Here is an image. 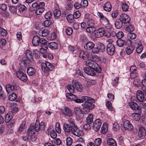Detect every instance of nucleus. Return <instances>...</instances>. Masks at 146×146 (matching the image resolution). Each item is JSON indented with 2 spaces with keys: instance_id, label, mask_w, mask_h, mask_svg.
<instances>
[{
  "instance_id": "obj_1",
  "label": "nucleus",
  "mask_w": 146,
  "mask_h": 146,
  "mask_svg": "<svg viewBox=\"0 0 146 146\" xmlns=\"http://www.w3.org/2000/svg\"><path fill=\"white\" fill-rule=\"evenodd\" d=\"M45 125L44 123L41 121L40 123L38 120H36L35 125H31L29 128L28 134L31 136V139L33 142L35 141L36 137L34 135L35 131H38L40 130H43L44 129Z\"/></svg>"
},
{
  "instance_id": "obj_2",
  "label": "nucleus",
  "mask_w": 146,
  "mask_h": 146,
  "mask_svg": "<svg viewBox=\"0 0 146 146\" xmlns=\"http://www.w3.org/2000/svg\"><path fill=\"white\" fill-rule=\"evenodd\" d=\"M82 98L85 101L84 103L82 104V106L86 112L85 113H88L94 107V105L93 104L94 102V100L92 98L85 96H82Z\"/></svg>"
},
{
  "instance_id": "obj_3",
  "label": "nucleus",
  "mask_w": 146,
  "mask_h": 146,
  "mask_svg": "<svg viewBox=\"0 0 146 146\" xmlns=\"http://www.w3.org/2000/svg\"><path fill=\"white\" fill-rule=\"evenodd\" d=\"M67 130L64 131L65 132L68 133L71 132L73 135L78 137L82 136L84 135V133L83 131L80 130H79L77 126L75 125L73 127H72L70 128H68Z\"/></svg>"
},
{
  "instance_id": "obj_4",
  "label": "nucleus",
  "mask_w": 146,
  "mask_h": 146,
  "mask_svg": "<svg viewBox=\"0 0 146 146\" xmlns=\"http://www.w3.org/2000/svg\"><path fill=\"white\" fill-rule=\"evenodd\" d=\"M86 64V66L92 68L98 73H100L101 71V69L100 66L96 62L92 60H87Z\"/></svg>"
},
{
  "instance_id": "obj_5",
  "label": "nucleus",
  "mask_w": 146,
  "mask_h": 146,
  "mask_svg": "<svg viewBox=\"0 0 146 146\" xmlns=\"http://www.w3.org/2000/svg\"><path fill=\"white\" fill-rule=\"evenodd\" d=\"M41 66L42 71L44 72L52 71L54 68L53 66L51 63L47 61L41 63Z\"/></svg>"
},
{
  "instance_id": "obj_6",
  "label": "nucleus",
  "mask_w": 146,
  "mask_h": 146,
  "mask_svg": "<svg viewBox=\"0 0 146 146\" xmlns=\"http://www.w3.org/2000/svg\"><path fill=\"white\" fill-rule=\"evenodd\" d=\"M119 18L124 24L129 23L130 20V18L128 15L125 13L121 14Z\"/></svg>"
},
{
  "instance_id": "obj_7",
  "label": "nucleus",
  "mask_w": 146,
  "mask_h": 146,
  "mask_svg": "<svg viewBox=\"0 0 146 146\" xmlns=\"http://www.w3.org/2000/svg\"><path fill=\"white\" fill-rule=\"evenodd\" d=\"M17 75L18 78L21 80L26 82L27 80V78L26 74L22 71L19 70L17 73Z\"/></svg>"
},
{
  "instance_id": "obj_8",
  "label": "nucleus",
  "mask_w": 146,
  "mask_h": 146,
  "mask_svg": "<svg viewBox=\"0 0 146 146\" xmlns=\"http://www.w3.org/2000/svg\"><path fill=\"white\" fill-rule=\"evenodd\" d=\"M72 84L78 91L81 92L83 90V87L81 83L77 81H73Z\"/></svg>"
},
{
  "instance_id": "obj_9",
  "label": "nucleus",
  "mask_w": 146,
  "mask_h": 146,
  "mask_svg": "<svg viewBox=\"0 0 146 146\" xmlns=\"http://www.w3.org/2000/svg\"><path fill=\"white\" fill-rule=\"evenodd\" d=\"M106 50L108 54L110 55H113L115 51V46L112 44H108L107 45Z\"/></svg>"
},
{
  "instance_id": "obj_10",
  "label": "nucleus",
  "mask_w": 146,
  "mask_h": 146,
  "mask_svg": "<svg viewBox=\"0 0 146 146\" xmlns=\"http://www.w3.org/2000/svg\"><path fill=\"white\" fill-rule=\"evenodd\" d=\"M102 125L101 120L100 119H97L95 120L93 124L94 129L96 131H98Z\"/></svg>"
},
{
  "instance_id": "obj_11",
  "label": "nucleus",
  "mask_w": 146,
  "mask_h": 146,
  "mask_svg": "<svg viewBox=\"0 0 146 146\" xmlns=\"http://www.w3.org/2000/svg\"><path fill=\"white\" fill-rule=\"evenodd\" d=\"M123 123L124 127L126 130L131 131L133 129V127L129 121L124 120Z\"/></svg>"
},
{
  "instance_id": "obj_12",
  "label": "nucleus",
  "mask_w": 146,
  "mask_h": 146,
  "mask_svg": "<svg viewBox=\"0 0 146 146\" xmlns=\"http://www.w3.org/2000/svg\"><path fill=\"white\" fill-rule=\"evenodd\" d=\"M136 94L137 98L138 100L140 102H144V95L142 92L138 90Z\"/></svg>"
},
{
  "instance_id": "obj_13",
  "label": "nucleus",
  "mask_w": 146,
  "mask_h": 146,
  "mask_svg": "<svg viewBox=\"0 0 146 146\" xmlns=\"http://www.w3.org/2000/svg\"><path fill=\"white\" fill-rule=\"evenodd\" d=\"M62 113L64 114L68 117H71L73 113L71 110L68 107H65L62 110Z\"/></svg>"
},
{
  "instance_id": "obj_14",
  "label": "nucleus",
  "mask_w": 146,
  "mask_h": 146,
  "mask_svg": "<svg viewBox=\"0 0 146 146\" xmlns=\"http://www.w3.org/2000/svg\"><path fill=\"white\" fill-rule=\"evenodd\" d=\"M135 46L137 48L136 51L137 53H140L142 51L143 49V46L140 41H136L135 42Z\"/></svg>"
},
{
  "instance_id": "obj_15",
  "label": "nucleus",
  "mask_w": 146,
  "mask_h": 146,
  "mask_svg": "<svg viewBox=\"0 0 146 146\" xmlns=\"http://www.w3.org/2000/svg\"><path fill=\"white\" fill-rule=\"evenodd\" d=\"M75 125L72 119H68V123H65L63 125L64 130V131L67 130L68 128H70L72 127H73L74 125Z\"/></svg>"
},
{
  "instance_id": "obj_16",
  "label": "nucleus",
  "mask_w": 146,
  "mask_h": 146,
  "mask_svg": "<svg viewBox=\"0 0 146 146\" xmlns=\"http://www.w3.org/2000/svg\"><path fill=\"white\" fill-rule=\"evenodd\" d=\"M95 46L94 44L92 42L89 41L85 45L84 48L87 50H90L93 49Z\"/></svg>"
},
{
  "instance_id": "obj_17",
  "label": "nucleus",
  "mask_w": 146,
  "mask_h": 146,
  "mask_svg": "<svg viewBox=\"0 0 146 146\" xmlns=\"http://www.w3.org/2000/svg\"><path fill=\"white\" fill-rule=\"evenodd\" d=\"M104 31L103 28H101L98 29L95 34L96 37L99 38L103 36L104 35Z\"/></svg>"
},
{
  "instance_id": "obj_18",
  "label": "nucleus",
  "mask_w": 146,
  "mask_h": 146,
  "mask_svg": "<svg viewBox=\"0 0 146 146\" xmlns=\"http://www.w3.org/2000/svg\"><path fill=\"white\" fill-rule=\"evenodd\" d=\"M84 70L86 74L88 75L94 76L96 75L95 70L90 69L87 67H84Z\"/></svg>"
},
{
  "instance_id": "obj_19",
  "label": "nucleus",
  "mask_w": 146,
  "mask_h": 146,
  "mask_svg": "<svg viewBox=\"0 0 146 146\" xmlns=\"http://www.w3.org/2000/svg\"><path fill=\"white\" fill-rule=\"evenodd\" d=\"M40 37L38 36H34L32 40V44L33 46H36L38 45L40 42Z\"/></svg>"
},
{
  "instance_id": "obj_20",
  "label": "nucleus",
  "mask_w": 146,
  "mask_h": 146,
  "mask_svg": "<svg viewBox=\"0 0 146 146\" xmlns=\"http://www.w3.org/2000/svg\"><path fill=\"white\" fill-rule=\"evenodd\" d=\"M146 135V131L143 127H141L139 129L138 136L140 138L143 139Z\"/></svg>"
},
{
  "instance_id": "obj_21",
  "label": "nucleus",
  "mask_w": 146,
  "mask_h": 146,
  "mask_svg": "<svg viewBox=\"0 0 146 146\" xmlns=\"http://www.w3.org/2000/svg\"><path fill=\"white\" fill-rule=\"evenodd\" d=\"M89 56V54L88 52L86 51H81L79 54V57L85 60L88 58Z\"/></svg>"
},
{
  "instance_id": "obj_22",
  "label": "nucleus",
  "mask_w": 146,
  "mask_h": 146,
  "mask_svg": "<svg viewBox=\"0 0 146 146\" xmlns=\"http://www.w3.org/2000/svg\"><path fill=\"white\" fill-rule=\"evenodd\" d=\"M141 111L140 110H138V113H134L132 114L131 116L133 119L136 121L139 120L140 117V114L141 113Z\"/></svg>"
},
{
  "instance_id": "obj_23",
  "label": "nucleus",
  "mask_w": 146,
  "mask_h": 146,
  "mask_svg": "<svg viewBox=\"0 0 146 146\" xmlns=\"http://www.w3.org/2000/svg\"><path fill=\"white\" fill-rule=\"evenodd\" d=\"M25 54L26 57V60H28L31 61L33 60V55L32 52L29 50H27L25 52Z\"/></svg>"
},
{
  "instance_id": "obj_24",
  "label": "nucleus",
  "mask_w": 146,
  "mask_h": 146,
  "mask_svg": "<svg viewBox=\"0 0 146 146\" xmlns=\"http://www.w3.org/2000/svg\"><path fill=\"white\" fill-rule=\"evenodd\" d=\"M13 113L12 111L9 112L6 115L5 117V121L6 123H8L13 117Z\"/></svg>"
},
{
  "instance_id": "obj_25",
  "label": "nucleus",
  "mask_w": 146,
  "mask_h": 146,
  "mask_svg": "<svg viewBox=\"0 0 146 146\" xmlns=\"http://www.w3.org/2000/svg\"><path fill=\"white\" fill-rule=\"evenodd\" d=\"M108 145L109 146H117L115 140L112 138H109L107 140Z\"/></svg>"
},
{
  "instance_id": "obj_26",
  "label": "nucleus",
  "mask_w": 146,
  "mask_h": 146,
  "mask_svg": "<svg viewBox=\"0 0 146 146\" xmlns=\"http://www.w3.org/2000/svg\"><path fill=\"white\" fill-rule=\"evenodd\" d=\"M123 23L119 18L115 23V27L117 29H119L122 27Z\"/></svg>"
},
{
  "instance_id": "obj_27",
  "label": "nucleus",
  "mask_w": 146,
  "mask_h": 146,
  "mask_svg": "<svg viewBox=\"0 0 146 146\" xmlns=\"http://www.w3.org/2000/svg\"><path fill=\"white\" fill-rule=\"evenodd\" d=\"M72 93H68L66 94V97L68 101L74 100L76 96L72 94Z\"/></svg>"
},
{
  "instance_id": "obj_28",
  "label": "nucleus",
  "mask_w": 146,
  "mask_h": 146,
  "mask_svg": "<svg viewBox=\"0 0 146 146\" xmlns=\"http://www.w3.org/2000/svg\"><path fill=\"white\" fill-rule=\"evenodd\" d=\"M36 72L35 69L31 67H28L27 69V72L29 76H32Z\"/></svg>"
},
{
  "instance_id": "obj_29",
  "label": "nucleus",
  "mask_w": 146,
  "mask_h": 146,
  "mask_svg": "<svg viewBox=\"0 0 146 146\" xmlns=\"http://www.w3.org/2000/svg\"><path fill=\"white\" fill-rule=\"evenodd\" d=\"M103 8L106 11H110L111 9V5L110 3L109 2H106L103 6Z\"/></svg>"
},
{
  "instance_id": "obj_30",
  "label": "nucleus",
  "mask_w": 146,
  "mask_h": 146,
  "mask_svg": "<svg viewBox=\"0 0 146 146\" xmlns=\"http://www.w3.org/2000/svg\"><path fill=\"white\" fill-rule=\"evenodd\" d=\"M129 105L130 107L133 110L138 109L139 106L137 104L134 102H129Z\"/></svg>"
},
{
  "instance_id": "obj_31",
  "label": "nucleus",
  "mask_w": 146,
  "mask_h": 146,
  "mask_svg": "<svg viewBox=\"0 0 146 146\" xmlns=\"http://www.w3.org/2000/svg\"><path fill=\"white\" fill-rule=\"evenodd\" d=\"M6 88V91L8 94L12 92L15 89V87L12 86V85L10 84L7 85Z\"/></svg>"
},
{
  "instance_id": "obj_32",
  "label": "nucleus",
  "mask_w": 146,
  "mask_h": 146,
  "mask_svg": "<svg viewBox=\"0 0 146 146\" xmlns=\"http://www.w3.org/2000/svg\"><path fill=\"white\" fill-rule=\"evenodd\" d=\"M87 122L89 124L92 123L93 121V115L92 113L89 114L86 118Z\"/></svg>"
},
{
  "instance_id": "obj_33",
  "label": "nucleus",
  "mask_w": 146,
  "mask_h": 146,
  "mask_svg": "<svg viewBox=\"0 0 146 146\" xmlns=\"http://www.w3.org/2000/svg\"><path fill=\"white\" fill-rule=\"evenodd\" d=\"M38 4L37 3L35 2L33 3L30 7V10L32 11H35L38 7Z\"/></svg>"
},
{
  "instance_id": "obj_34",
  "label": "nucleus",
  "mask_w": 146,
  "mask_h": 146,
  "mask_svg": "<svg viewBox=\"0 0 146 146\" xmlns=\"http://www.w3.org/2000/svg\"><path fill=\"white\" fill-rule=\"evenodd\" d=\"M135 49L134 47L133 46H129L126 48V51L128 54H131Z\"/></svg>"
},
{
  "instance_id": "obj_35",
  "label": "nucleus",
  "mask_w": 146,
  "mask_h": 146,
  "mask_svg": "<svg viewBox=\"0 0 146 146\" xmlns=\"http://www.w3.org/2000/svg\"><path fill=\"white\" fill-rule=\"evenodd\" d=\"M49 31L47 29H45L42 30L41 32H39V35L42 36H45L48 35Z\"/></svg>"
},
{
  "instance_id": "obj_36",
  "label": "nucleus",
  "mask_w": 146,
  "mask_h": 146,
  "mask_svg": "<svg viewBox=\"0 0 146 146\" xmlns=\"http://www.w3.org/2000/svg\"><path fill=\"white\" fill-rule=\"evenodd\" d=\"M48 46L50 48L56 49L57 47L58 44L56 42H52L48 44Z\"/></svg>"
},
{
  "instance_id": "obj_37",
  "label": "nucleus",
  "mask_w": 146,
  "mask_h": 146,
  "mask_svg": "<svg viewBox=\"0 0 146 146\" xmlns=\"http://www.w3.org/2000/svg\"><path fill=\"white\" fill-rule=\"evenodd\" d=\"M53 14L55 18H58L61 15V12L60 10L55 9L53 11Z\"/></svg>"
},
{
  "instance_id": "obj_38",
  "label": "nucleus",
  "mask_w": 146,
  "mask_h": 146,
  "mask_svg": "<svg viewBox=\"0 0 146 146\" xmlns=\"http://www.w3.org/2000/svg\"><path fill=\"white\" fill-rule=\"evenodd\" d=\"M96 30V29L94 27L89 26L86 28L87 32L90 33H93Z\"/></svg>"
},
{
  "instance_id": "obj_39",
  "label": "nucleus",
  "mask_w": 146,
  "mask_h": 146,
  "mask_svg": "<svg viewBox=\"0 0 146 146\" xmlns=\"http://www.w3.org/2000/svg\"><path fill=\"white\" fill-rule=\"evenodd\" d=\"M17 98V96L16 94L13 93L9 96V100L11 101H13L16 100Z\"/></svg>"
},
{
  "instance_id": "obj_40",
  "label": "nucleus",
  "mask_w": 146,
  "mask_h": 146,
  "mask_svg": "<svg viewBox=\"0 0 146 146\" xmlns=\"http://www.w3.org/2000/svg\"><path fill=\"white\" fill-rule=\"evenodd\" d=\"M108 126L106 125L103 124L102 127L101 132L103 134H105L108 130Z\"/></svg>"
},
{
  "instance_id": "obj_41",
  "label": "nucleus",
  "mask_w": 146,
  "mask_h": 146,
  "mask_svg": "<svg viewBox=\"0 0 146 146\" xmlns=\"http://www.w3.org/2000/svg\"><path fill=\"white\" fill-rule=\"evenodd\" d=\"M67 88L70 93H74V92L75 87L73 85L69 84L67 86Z\"/></svg>"
},
{
  "instance_id": "obj_42",
  "label": "nucleus",
  "mask_w": 146,
  "mask_h": 146,
  "mask_svg": "<svg viewBox=\"0 0 146 146\" xmlns=\"http://www.w3.org/2000/svg\"><path fill=\"white\" fill-rule=\"evenodd\" d=\"M44 8H41L38 7L35 10V13L38 15H40L44 11Z\"/></svg>"
},
{
  "instance_id": "obj_43",
  "label": "nucleus",
  "mask_w": 146,
  "mask_h": 146,
  "mask_svg": "<svg viewBox=\"0 0 146 146\" xmlns=\"http://www.w3.org/2000/svg\"><path fill=\"white\" fill-rule=\"evenodd\" d=\"M134 29V27L132 25H128L125 29V30L126 31L130 32L133 31Z\"/></svg>"
},
{
  "instance_id": "obj_44",
  "label": "nucleus",
  "mask_w": 146,
  "mask_h": 146,
  "mask_svg": "<svg viewBox=\"0 0 146 146\" xmlns=\"http://www.w3.org/2000/svg\"><path fill=\"white\" fill-rule=\"evenodd\" d=\"M116 43L117 46L119 47H121L124 45V41L121 39H119L117 40Z\"/></svg>"
},
{
  "instance_id": "obj_45",
  "label": "nucleus",
  "mask_w": 146,
  "mask_h": 146,
  "mask_svg": "<svg viewBox=\"0 0 146 146\" xmlns=\"http://www.w3.org/2000/svg\"><path fill=\"white\" fill-rule=\"evenodd\" d=\"M121 7L123 11H127L129 9V6L125 3H122L121 4Z\"/></svg>"
},
{
  "instance_id": "obj_46",
  "label": "nucleus",
  "mask_w": 146,
  "mask_h": 146,
  "mask_svg": "<svg viewBox=\"0 0 146 146\" xmlns=\"http://www.w3.org/2000/svg\"><path fill=\"white\" fill-rule=\"evenodd\" d=\"M127 36L129 38L133 39L136 38V35L134 33L130 32L128 34Z\"/></svg>"
},
{
  "instance_id": "obj_47",
  "label": "nucleus",
  "mask_w": 146,
  "mask_h": 146,
  "mask_svg": "<svg viewBox=\"0 0 146 146\" xmlns=\"http://www.w3.org/2000/svg\"><path fill=\"white\" fill-rule=\"evenodd\" d=\"M74 111L75 113L77 114H83V111L81 110V109L78 107L75 108L74 109Z\"/></svg>"
},
{
  "instance_id": "obj_48",
  "label": "nucleus",
  "mask_w": 146,
  "mask_h": 146,
  "mask_svg": "<svg viewBox=\"0 0 146 146\" xmlns=\"http://www.w3.org/2000/svg\"><path fill=\"white\" fill-rule=\"evenodd\" d=\"M74 17L72 14H69L66 17V19L69 23H72L73 21Z\"/></svg>"
},
{
  "instance_id": "obj_49",
  "label": "nucleus",
  "mask_w": 146,
  "mask_h": 146,
  "mask_svg": "<svg viewBox=\"0 0 146 146\" xmlns=\"http://www.w3.org/2000/svg\"><path fill=\"white\" fill-rule=\"evenodd\" d=\"M106 106L108 110L111 111L113 110V108L111 106V103L110 101H108L106 104Z\"/></svg>"
},
{
  "instance_id": "obj_50",
  "label": "nucleus",
  "mask_w": 146,
  "mask_h": 146,
  "mask_svg": "<svg viewBox=\"0 0 146 146\" xmlns=\"http://www.w3.org/2000/svg\"><path fill=\"white\" fill-rule=\"evenodd\" d=\"M55 129L56 132L58 133H61V129L60 126V124L58 122L56 123L55 125Z\"/></svg>"
},
{
  "instance_id": "obj_51",
  "label": "nucleus",
  "mask_w": 146,
  "mask_h": 146,
  "mask_svg": "<svg viewBox=\"0 0 146 146\" xmlns=\"http://www.w3.org/2000/svg\"><path fill=\"white\" fill-rule=\"evenodd\" d=\"M51 25V22L50 20H46L44 21L43 23L44 26L46 27H48Z\"/></svg>"
},
{
  "instance_id": "obj_52",
  "label": "nucleus",
  "mask_w": 146,
  "mask_h": 146,
  "mask_svg": "<svg viewBox=\"0 0 146 146\" xmlns=\"http://www.w3.org/2000/svg\"><path fill=\"white\" fill-rule=\"evenodd\" d=\"M52 15V13L50 11H48L45 14L44 17L46 19H49L51 18Z\"/></svg>"
},
{
  "instance_id": "obj_53",
  "label": "nucleus",
  "mask_w": 146,
  "mask_h": 146,
  "mask_svg": "<svg viewBox=\"0 0 146 146\" xmlns=\"http://www.w3.org/2000/svg\"><path fill=\"white\" fill-rule=\"evenodd\" d=\"M141 82L138 79H135L133 81L134 84L136 87H139L140 86Z\"/></svg>"
},
{
  "instance_id": "obj_54",
  "label": "nucleus",
  "mask_w": 146,
  "mask_h": 146,
  "mask_svg": "<svg viewBox=\"0 0 146 146\" xmlns=\"http://www.w3.org/2000/svg\"><path fill=\"white\" fill-rule=\"evenodd\" d=\"M94 143L96 146H98L101 144L102 139L100 138L96 139L94 141Z\"/></svg>"
},
{
  "instance_id": "obj_55",
  "label": "nucleus",
  "mask_w": 146,
  "mask_h": 146,
  "mask_svg": "<svg viewBox=\"0 0 146 146\" xmlns=\"http://www.w3.org/2000/svg\"><path fill=\"white\" fill-rule=\"evenodd\" d=\"M98 47L99 48L100 50L103 52L105 50V48L104 44L102 43H99L98 44Z\"/></svg>"
},
{
  "instance_id": "obj_56",
  "label": "nucleus",
  "mask_w": 146,
  "mask_h": 146,
  "mask_svg": "<svg viewBox=\"0 0 146 146\" xmlns=\"http://www.w3.org/2000/svg\"><path fill=\"white\" fill-rule=\"evenodd\" d=\"M26 8V7L23 5L20 4L18 6L19 10L20 12L24 11L25 9Z\"/></svg>"
},
{
  "instance_id": "obj_57",
  "label": "nucleus",
  "mask_w": 146,
  "mask_h": 146,
  "mask_svg": "<svg viewBox=\"0 0 146 146\" xmlns=\"http://www.w3.org/2000/svg\"><path fill=\"white\" fill-rule=\"evenodd\" d=\"M113 129L114 131H117L119 129V127L117 123H115L113 125Z\"/></svg>"
},
{
  "instance_id": "obj_58",
  "label": "nucleus",
  "mask_w": 146,
  "mask_h": 146,
  "mask_svg": "<svg viewBox=\"0 0 146 146\" xmlns=\"http://www.w3.org/2000/svg\"><path fill=\"white\" fill-rule=\"evenodd\" d=\"M50 135L51 138L54 139L57 137V135L55 131L53 130L50 131Z\"/></svg>"
},
{
  "instance_id": "obj_59",
  "label": "nucleus",
  "mask_w": 146,
  "mask_h": 146,
  "mask_svg": "<svg viewBox=\"0 0 146 146\" xmlns=\"http://www.w3.org/2000/svg\"><path fill=\"white\" fill-rule=\"evenodd\" d=\"M53 142L54 144L56 145H59L61 143V140L58 138H56L54 140L52 141Z\"/></svg>"
},
{
  "instance_id": "obj_60",
  "label": "nucleus",
  "mask_w": 146,
  "mask_h": 146,
  "mask_svg": "<svg viewBox=\"0 0 146 146\" xmlns=\"http://www.w3.org/2000/svg\"><path fill=\"white\" fill-rule=\"evenodd\" d=\"M0 33L1 35L4 36L7 35V32L4 29L0 27Z\"/></svg>"
},
{
  "instance_id": "obj_61",
  "label": "nucleus",
  "mask_w": 146,
  "mask_h": 146,
  "mask_svg": "<svg viewBox=\"0 0 146 146\" xmlns=\"http://www.w3.org/2000/svg\"><path fill=\"white\" fill-rule=\"evenodd\" d=\"M66 144L70 146L72 143V139L70 137L67 138L66 140Z\"/></svg>"
},
{
  "instance_id": "obj_62",
  "label": "nucleus",
  "mask_w": 146,
  "mask_h": 146,
  "mask_svg": "<svg viewBox=\"0 0 146 146\" xmlns=\"http://www.w3.org/2000/svg\"><path fill=\"white\" fill-rule=\"evenodd\" d=\"M138 76V74L136 72H131L130 74V77L132 78H135Z\"/></svg>"
},
{
  "instance_id": "obj_63",
  "label": "nucleus",
  "mask_w": 146,
  "mask_h": 146,
  "mask_svg": "<svg viewBox=\"0 0 146 146\" xmlns=\"http://www.w3.org/2000/svg\"><path fill=\"white\" fill-rule=\"evenodd\" d=\"M66 33L68 35H71L73 31L72 28L68 27L66 30Z\"/></svg>"
},
{
  "instance_id": "obj_64",
  "label": "nucleus",
  "mask_w": 146,
  "mask_h": 146,
  "mask_svg": "<svg viewBox=\"0 0 146 146\" xmlns=\"http://www.w3.org/2000/svg\"><path fill=\"white\" fill-rule=\"evenodd\" d=\"M142 90L143 89L145 90H146L145 88H146V80H143L141 81Z\"/></svg>"
}]
</instances>
